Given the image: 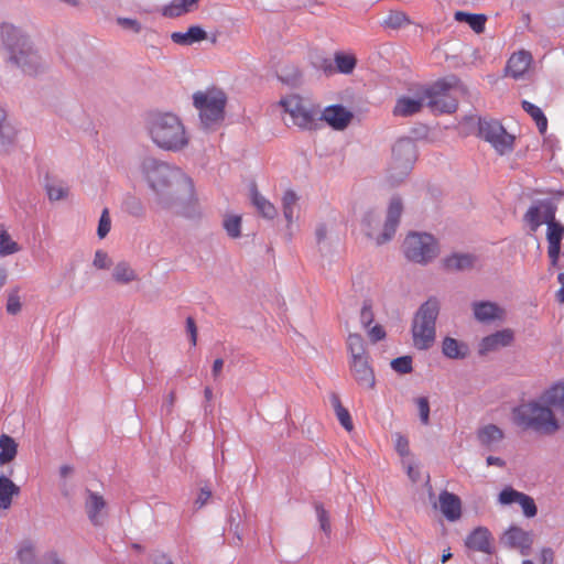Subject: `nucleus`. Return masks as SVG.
<instances>
[{"label":"nucleus","instance_id":"obj_1","mask_svg":"<svg viewBox=\"0 0 564 564\" xmlns=\"http://www.w3.org/2000/svg\"><path fill=\"white\" fill-rule=\"evenodd\" d=\"M140 171L162 208H173L194 198L193 180L180 167L144 156Z\"/></svg>","mask_w":564,"mask_h":564},{"label":"nucleus","instance_id":"obj_2","mask_svg":"<svg viewBox=\"0 0 564 564\" xmlns=\"http://www.w3.org/2000/svg\"><path fill=\"white\" fill-rule=\"evenodd\" d=\"M512 422L523 431L553 435L561 430L554 411L541 399L523 401L512 409Z\"/></svg>","mask_w":564,"mask_h":564},{"label":"nucleus","instance_id":"obj_3","mask_svg":"<svg viewBox=\"0 0 564 564\" xmlns=\"http://www.w3.org/2000/svg\"><path fill=\"white\" fill-rule=\"evenodd\" d=\"M1 40L9 53V62L24 74L36 75L43 69L42 58L26 34L11 23H2Z\"/></svg>","mask_w":564,"mask_h":564},{"label":"nucleus","instance_id":"obj_4","mask_svg":"<svg viewBox=\"0 0 564 564\" xmlns=\"http://www.w3.org/2000/svg\"><path fill=\"white\" fill-rule=\"evenodd\" d=\"M149 133L152 141L163 150L180 151L188 143L180 118L170 112L154 116L149 123Z\"/></svg>","mask_w":564,"mask_h":564},{"label":"nucleus","instance_id":"obj_5","mask_svg":"<svg viewBox=\"0 0 564 564\" xmlns=\"http://www.w3.org/2000/svg\"><path fill=\"white\" fill-rule=\"evenodd\" d=\"M440 301L435 296L422 303L412 321V338L419 350H427L435 343L436 319L440 314Z\"/></svg>","mask_w":564,"mask_h":564},{"label":"nucleus","instance_id":"obj_6","mask_svg":"<svg viewBox=\"0 0 564 564\" xmlns=\"http://www.w3.org/2000/svg\"><path fill=\"white\" fill-rule=\"evenodd\" d=\"M347 350L349 352V370L356 383L360 388L373 389L376 387L375 370L370 364L365 339L360 334L348 335Z\"/></svg>","mask_w":564,"mask_h":564},{"label":"nucleus","instance_id":"obj_7","mask_svg":"<svg viewBox=\"0 0 564 564\" xmlns=\"http://www.w3.org/2000/svg\"><path fill=\"white\" fill-rule=\"evenodd\" d=\"M193 104L205 129H210L224 120L227 97L223 90L213 88L197 91L193 95Z\"/></svg>","mask_w":564,"mask_h":564},{"label":"nucleus","instance_id":"obj_8","mask_svg":"<svg viewBox=\"0 0 564 564\" xmlns=\"http://www.w3.org/2000/svg\"><path fill=\"white\" fill-rule=\"evenodd\" d=\"M403 252L409 261L425 265L437 257V241L426 232H410L404 239Z\"/></svg>","mask_w":564,"mask_h":564},{"label":"nucleus","instance_id":"obj_9","mask_svg":"<svg viewBox=\"0 0 564 564\" xmlns=\"http://www.w3.org/2000/svg\"><path fill=\"white\" fill-rule=\"evenodd\" d=\"M477 135L490 143L500 155L510 153L513 150L514 137L508 133L498 120L479 118Z\"/></svg>","mask_w":564,"mask_h":564},{"label":"nucleus","instance_id":"obj_10","mask_svg":"<svg viewBox=\"0 0 564 564\" xmlns=\"http://www.w3.org/2000/svg\"><path fill=\"white\" fill-rule=\"evenodd\" d=\"M417 158L416 145L411 138L399 139L392 148V170H398V174H390L393 182L402 181L411 171Z\"/></svg>","mask_w":564,"mask_h":564},{"label":"nucleus","instance_id":"obj_11","mask_svg":"<svg viewBox=\"0 0 564 564\" xmlns=\"http://www.w3.org/2000/svg\"><path fill=\"white\" fill-rule=\"evenodd\" d=\"M458 78L451 76L442 78L432 84L425 89V96L430 99L429 106L433 109H438L444 113H452L456 110L457 104L454 99L446 100L445 94L456 86Z\"/></svg>","mask_w":564,"mask_h":564},{"label":"nucleus","instance_id":"obj_12","mask_svg":"<svg viewBox=\"0 0 564 564\" xmlns=\"http://www.w3.org/2000/svg\"><path fill=\"white\" fill-rule=\"evenodd\" d=\"M284 111L288 112L295 126L301 129L312 130L316 127V113L306 108L300 97L291 96L280 101Z\"/></svg>","mask_w":564,"mask_h":564},{"label":"nucleus","instance_id":"obj_13","mask_svg":"<svg viewBox=\"0 0 564 564\" xmlns=\"http://www.w3.org/2000/svg\"><path fill=\"white\" fill-rule=\"evenodd\" d=\"M546 240L549 243L547 256L551 267L555 268L558 264L561 254V245L564 238V226L556 221V218L551 215V212H546Z\"/></svg>","mask_w":564,"mask_h":564},{"label":"nucleus","instance_id":"obj_14","mask_svg":"<svg viewBox=\"0 0 564 564\" xmlns=\"http://www.w3.org/2000/svg\"><path fill=\"white\" fill-rule=\"evenodd\" d=\"M557 210L556 204L550 199H540L533 203L523 216V220L528 224L531 231H536L542 224H547L546 212L555 217Z\"/></svg>","mask_w":564,"mask_h":564},{"label":"nucleus","instance_id":"obj_15","mask_svg":"<svg viewBox=\"0 0 564 564\" xmlns=\"http://www.w3.org/2000/svg\"><path fill=\"white\" fill-rule=\"evenodd\" d=\"M84 508L88 520L94 527H101L107 517V502L105 498L90 489L85 490Z\"/></svg>","mask_w":564,"mask_h":564},{"label":"nucleus","instance_id":"obj_16","mask_svg":"<svg viewBox=\"0 0 564 564\" xmlns=\"http://www.w3.org/2000/svg\"><path fill=\"white\" fill-rule=\"evenodd\" d=\"M402 210L403 205L401 198L398 196L392 197L388 207L383 231L376 239L377 245H383L393 238L400 223Z\"/></svg>","mask_w":564,"mask_h":564},{"label":"nucleus","instance_id":"obj_17","mask_svg":"<svg viewBox=\"0 0 564 564\" xmlns=\"http://www.w3.org/2000/svg\"><path fill=\"white\" fill-rule=\"evenodd\" d=\"M502 541L508 547L518 549L521 555L527 556L530 554L533 544V534L520 527L511 525L506 530Z\"/></svg>","mask_w":564,"mask_h":564},{"label":"nucleus","instance_id":"obj_18","mask_svg":"<svg viewBox=\"0 0 564 564\" xmlns=\"http://www.w3.org/2000/svg\"><path fill=\"white\" fill-rule=\"evenodd\" d=\"M471 310L475 319L484 324L501 322L506 317V311L491 301H475L471 303Z\"/></svg>","mask_w":564,"mask_h":564},{"label":"nucleus","instance_id":"obj_19","mask_svg":"<svg viewBox=\"0 0 564 564\" xmlns=\"http://www.w3.org/2000/svg\"><path fill=\"white\" fill-rule=\"evenodd\" d=\"M514 340L513 330L510 328H503L497 330L481 339L479 343V355L484 356L490 351H495L502 347H508Z\"/></svg>","mask_w":564,"mask_h":564},{"label":"nucleus","instance_id":"obj_20","mask_svg":"<svg viewBox=\"0 0 564 564\" xmlns=\"http://www.w3.org/2000/svg\"><path fill=\"white\" fill-rule=\"evenodd\" d=\"M318 119L326 121L336 130H343L349 124L352 113L343 105H332L324 109Z\"/></svg>","mask_w":564,"mask_h":564},{"label":"nucleus","instance_id":"obj_21","mask_svg":"<svg viewBox=\"0 0 564 564\" xmlns=\"http://www.w3.org/2000/svg\"><path fill=\"white\" fill-rule=\"evenodd\" d=\"M491 533L486 527H477L466 536L465 545L469 550L491 554Z\"/></svg>","mask_w":564,"mask_h":564},{"label":"nucleus","instance_id":"obj_22","mask_svg":"<svg viewBox=\"0 0 564 564\" xmlns=\"http://www.w3.org/2000/svg\"><path fill=\"white\" fill-rule=\"evenodd\" d=\"M440 508L448 521H456L462 516V501L455 494L444 490L438 497Z\"/></svg>","mask_w":564,"mask_h":564},{"label":"nucleus","instance_id":"obj_23","mask_svg":"<svg viewBox=\"0 0 564 564\" xmlns=\"http://www.w3.org/2000/svg\"><path fill=\"white\" fill-rule=\"evenodd\" d=\"M477 440L488 451H495L503 440V431L496 424H487L478 429Z\"/></svg>","mask_w":564,"mask_h":564},{"label":"nucleus","instance_id":"obj_24","mask_svg":"<svg viewBox=\"0 0 564 564\" xmlns=\"http://www.w3.org/2000/svg\"><path fill=\"white\" fill-rule=\"evenodd\" d=\"M532 63V55L527 51L513 53L507 62V73L514 79L521 78Z\"/></svg>","mask_w":564,"mask_h":564},{"label":"nucleus","instance_id":"obj_25","mask_svg":"<svg viewBox=\"0 0 564 564\" xmlns=\"http://www.w3.org/2000/svg\"><path fill=\"white\" fill-rule=\"evenodd\" d=\"M478 258L471 253L453 252L443 259L444 269L447 271H465L473 269Z\"/></svg>","mask_w":564,"mask_h":564},{"label":"nucleus","instance_id":"obj_26","mask_svg":"<svg viewBox=\"0 0 564 564\" xmlns=\"http://www.w3.org/2000/svg\"><path fill=\"white\" fill-rule=\"evenodd\" d=\"M541 399L552 410L554 408L564 415V381H558L552 384L541 394Z\"/></svg>","mask_w":564,"mask_h":564},{"label":"nucleus","instance_id":"obj_27","mask_svg":"<svg viewBox=\"0 0 564 564\" xmlns=\"http://www.w3.org/2000/svg\"><path fill=\"white\" fill-rule=\"evenodd\" d=\"M207 36L205 30L198 25H192L186 32H173L171 40L178 45H192L205 40Z\"/></svg>","mask_w":564,"mask_h":564},{"label":"nucleus","instance_id":"obj_28","mask_svg":"<svg viewBox=\"0 0 564 564\" xmlns=\"http://www.w3.org/2000/svg\"><path fill=\"white\" fill-rule=\"evenodd\" d=\"M20 494V487L4 475L0 476V509H9L12 503L13 496Z\"/></svg>","mask_w":564,"mask_h":564},{"label":"nucleus","instance_id":"obj_29","mask_svg":"<svg viewBox=\"0 0 564 564\" xmlns=\"http://www.w3.org/2000/svg\"><path fill=\"white\" fill-rule=\"evenodd\" d=\"M443 354L451 359H464L468 354L466 344L452 337H445L442 345Z\"/></svg>","mask_w":564,"mask_h":564},{"label":"nucleus","instance_id":"obj_30","mask_svg":"<svg viewBox=\"0 0 564 564\" xmlns=\"http://www.w3.org/2000/svg\"><path fill=\"white\" fill-rule=\"evenodd\" d=\"M454 18L458 22H466L470 29L478 34L485 31L487 21V17L485 14L456 11Z\"/></svg>","mask_w":564,"mask_h":564},{"label":"nucleus","instance_id":"obj_31","mask_svg":"<svg viewBox=\"0 0 564 564\" xmlns=\"http://www.w3.org/2000/svg\"><path fill=\"white\" fill-rule=\"evenodd\" d=\"M251 200L258 213H260L264 218L273 219L276 216V208L274 205L262 196L256 186L251 188Z\"/></svg>","mask_w":564,"mask_h":564},{"label":"nucleus","instance_id":"obj_32","mask_svg":"<svg viewBox=\"0 0 564 564\" xmlns=\"http://www.w3.org/2000/svg\"><path fill=\"white\" fill-rule=\"evenodd\" d=\"M423 104L421 99H412L409 97H401L397 100L393 109L395 116L409 117L419 112Z\"/></svg>","mask_w":564,"mask_h":564},{"label":"nucleus","instance_id":"obj_33","mask_svg":"<svg viewBox=\"0 0 564 564\" xmlns=\"http://www.w3.org/2000/svg\"><path fill=\"white\" fill-rule=\"evenodd\" d=\"M199 0H173L170 4L165 6L162 14L166 18H177L187 13L192 8L198 3Z\"/></svg>","mask_w":564,"mask_h":564},{"label":"nucleus","instance_id":"obj_34","mask_svg":"<svg viewBox=\"0 0 564 564\" xmlns=\"http://www.w3.org/2000/svg\"><path fill=\"white\" fill-rule=\"evenodd\" d=\"M522 109L531 116V118L534 120L538 130L540 133H545L547 129V119L540 107L535 106L534 104L522 100L521 102Z\"/></svg>","mask_w":564,"mask_h":564},{"label":"nucleus","instance_id":"obj_35","mask_svg":"<svg viewBox=\"0 0 564 564\" xmlns=\"http://www.w3.org/2000/svg\"><path fill=\"white\" fill-rule=\"evenodd\" d=\"M121 209L135 218L143 217L145 212L142 200L132 194L124 195L121 203Z\"/></svg>","mask_w":564,"mask_h":564},{"label":"nucleus","instance_id":"obj_36","mask_svg":"<svg viewBox=\"0 0 564 564\" xmlns=\"http://www.w3.org/2000/svg\"><path fill=\"white\" fill-rule=\"evenodd\" d=\"M17 452L15 441L11 436L2 434L0 436V464L3 465L14 459Z\"/></svg>","mask_w":564,"mask_h":564},{"label":"nucleus","instance_id":"obj_37","mask_svg":"<svg viewBox=\"0 0 564 564\" xmlns=\"http://www.w3.org/2000/svg\"><path fill=\"white\" fill-rule=\"evenodd\" d=\"M336 70L340 74L349 75L354 72L357 59L352 54L336 52L334 55Z\"/></svg>","mask_w":564,"mask_h":564},{"label":"nucleus","instance_id":"obj_38","mask_svg":"<svg viewBox=\"0 0 564 564\" xmlns=\"http://www.w3.org/2000/svg\"><path fill=\"white\" fill-rule=\"evenodd\" d=\"M330 402L335 410L336 416L343 427L347 431H351L354 425L350 414L346 408L343 406L339 397L336 393L330 395Z\"/></svg>","mask_w":564,"mask_h":564},{"label":"nucleus","instance_id":"obj_39","mask_svg":"<svg viewBox=\"0 0 564 564\" xmlns=\"http://www.w3.org/2000/svg\"><path fill=\"white\" fill-rule=\"evenodd\" d=\"M112 279L117 283L128 284L137 279V274L126 261H121L116 264Z\"/></svg>","mask_w":564,"mask_h":564},{"label":"nucleus","instance_id":"obj_40","mask_svg":"<svg viewBox=\"0 0 564 564\" xmlns=\"http://www.w3.org/2000/svg\"><path fill=\"white\" fill-rule=\"evenodd\" d=\"M411 24L410 18L402 11H390L384 18L382 25L388 29L398 30L404 25Z\"/></svg>","mask_w":564,"mask_h":564},{"label":"nucleus","instance_id":"obj_41","mask_svg":"<svg viewBox=\"0 0 564 564\" xmlns=\"http://www.w3.org/2000/svg\"><path fill=\"white\" fill-rule=\"evenodd\" d=\"M20 250L19 245L12 240L3 225H0V256L6 257Z\"/></svg>","mask_w":564,"mask_h":564},{"label":"nucleus","instance_id":"obj_42","mask_svg":"<svg viewBox=\"0 0 564 564\" xmlns=\"http://www.w3.org/2000/svg\"><path fill=\"white\" fill-rule=\"evenodd\" d=\"M20 564H36L35 549L31 541H23L17 551Z\"/></svg>","mask_w":564,"mask_h":564},{"label":"nucleus","instance_id":"obj_43","mask_svg":"<svg viewBox=\"0 0 564 564\" xmlns=\"http://www.w3.org/2000/svg\"><path fill=\"white\" fill-rule=\"evenodd\" d=\"M299 197L296 193L292 189H288L284 192L282 197V207L284 218L289 224L293 221L294 208L296 205Z\"/></svg>","mask_w":564,"mask_h":564},{"label":"nucleus","instance_id":"obj_44","mask_svg":"<svg viewBox=\"0 0 564 564\" xmlns=\"http://www.w3.org/2000/svg\"><path fill=\"white\" fill-rule=\"evenodd\" d=\"M224 228L230 238H239L241 236V217L238 215H229L224 219Z\"/></svg>","mask_w":564,"mask_h":564},{"label":"nucleus","instance_id":"obj_45","mask_svg":"<svg viewBox=\"0 0 564 564\" xmlns=\"http://www.w3.org/2000/svg\"><path fill=\"white\" fill-rule=\"evenodd\" d=\"M45 189L50 200H59L67 196L68 187L64 186L62 183H46Z\"/></svg>","mask_w":564,"mask_h":564},{"label":"nucleus","instance_id":"obj_46","mask_svg":"<svg viewBox=\"0 0 564 564\" xmlns=\"http://www.w3.org/2000/svg\"><path fill=\"white\" fill-rule=\"evenodd\" d=\"M391 368L401 375L410 373L413 370L412 367V357L411 356H401L392 359L390 364Z\"/></svg>","mask_w":564,"mask_h":564},{"label":"nucleus","instance_id":"obj_47","mask_svg":"<svg viewBox=\"0 0 564 564\" xmlns=\"http://www.w3.org/2000/svg\"><path fill=\"white\" fill-rule=\"evenodd\" d=\"M360 324L364 328H369L375 319V314L372 310V301L367 299L362 302V306L360 310Z\"/></svg>","mask_w":564,"mask_h":564},{"label":"nucleus","instance_id":"obj_48","mask_svg":"<svg viewBox=\"0 0 564 564\" xmlns=\"http://www.w3.org/2000/svg\"><path fill=\"white\" fill-rule=\"evenodd\" d=\"M7 112L0 106V141L2 145H8L12 142V130L6 121Z\"/></svg>","mask_w":564,"mask_h":564},{"label":"nucleus","instance_id":"obj_49","mask_svg":"<svg viewBox=\"0 0 564 564\" xmlns=\"http://www.w3.org/2000/svg\"><path fill=\"white\" fill-rule=\"evenodd\" d=\"M518 503L521 506L523 514L527 518H533L536 516L538 508L532 497L522 492L518 500Z\"/></svg>","mask_w":564,"mask_h":564},{"label":"nucleus","instance_id":"obj_50","mask_svg":"<svg viewBox=\"0 0 564 564\" xmlns=\"http://www.w3.org/2000/svg\"><path fill=\"white\" fill-rule=\"evenodd\" d=\"M111 229V218L108 208H104L98 221L97 236L104 239Z\"/></svg>","mask_w":564,"mask_h":564},{"label":"nucleus","instance_id":"obj_51","mask_svg":"<svg viewBox=\"0 0 564 564\" xmlns=\"http://www.w3.org/2000/svg\"><path fill=\"white\" fill-rule=\"evenodd\" d=\"M521 494L522 492L513 489L512 487H507L500 491L498 501L501 505H511L514 502L518 503V500H519Z\"/></svg>","mask_w":564,"mask_h":564},{"label":"nucleus","instance_id":"obj_52","mask_svg":"<svg viewBox=\"0 0 564 564\" xmlns=\"http://www.w3.org/2000/svg\"><path fill=\"white\" fill-rule=\"evenodd\" d=\"M419 409L420 421L423 425L430 423V403L426 397H420L415 400Z\"/></svg>","mask_w":564,"mask_h":564},{"label":"nucleus","instance_id":"obj_53","mask_svg":"<svg viewBox=\"0 0 564 564\" xmlns=\"http://www.w3.org/2000/svg\"><path fill=\"white\" fill-rule=\"evenodd\" d=\"M315 511L317 516V520L319 522L321 529L326 533H330V522L328 518V512L324 509L322 503H315Z\"/></svg>","mask_w":564,"mask_h":564},{"label":"nucleus","instance_id":"obj_54","mask_svg":"<svg viewBox=\"0 0 564 564\" xmlns=\"http://www.w3.org/2000/svg\"><path fill=\"white\" fill-rule=\"evenodd\" d=\"M21 301L19 296V290L11 291L8 295L7 312L11 315H15L21 311Z\"/></svg>","mask_w":564,"mask_h":564},{"label":"nucleus","instance_id":"obj_55","mask_svg":"<svg viewBox=\"0 0 564 564\" xmlns=\"http://www.w3.org/2000/svg\"><path fill=\"white\" fill-rule=\"evenodd\" d=\"M111 259L108 253L101 249L95 252V257L93 260V265L98 270H107L111 265Z\"/></svg>","mask_w":564,"mask_h":564},{"label":"nucleus","instance_id":"obj_56","mask_svg":"<svg viewBox=\"0 0 564 564\" xmlns=\"http://www.w3.org/2000/svg\"><path fill=\"white\" fill-rule=\"evenodd\" d=\"M366 329L368 333V337L372 343L383 340L387 336L384 328L379 324L373 325L372 327L369 326V328Z\"/></svg>","mask_w":564,"mask_h":564},{"label":"nucleus","instance_id":"obj_57","mask_svg":"<svg viewBox=\"0 0 564 564\" xmlns=\"http://www.w3.org/2000/svg\"><path fill=\"white\" fill-rule=\"evenodd\" d=\"M117 22L123 29L131 30L133 33H139L141 31V24L138 20L131 18H118Z\"/></svg>","mask_w":564,"mask_h":564},{"label":"nucleus","instance_id":"obj_58","mask_svg":"<svg viewBox=\"0 0 564 564\" xmlns=\"http://www.w3.org/2000/svg\"><path fill=\"white\" fill-rule=\"evenodd\" d=\"M151 564H174L172 558L162 551H154L150 554Z\"/></svg>","mask_w":564,"mask_h":564},{"label":"nucleus","instance_id":"obj_59","mask_svg":"<svg viewBox=\"0 0 564 564\" xmlns=\"http://www.w3.org/2000/svg\"><path fill=\"white\" fill-rule=\"evenodd\" d=\"M42 564H66L56 551H48L43 555Z\"/></svg>","mask_w":564,"mask_h":564},{"label":"nucleus","instance_id":"obj_60","mask_svg":"<svg viewBox=\"0 0 564 564\" xmlns=\"http://www.w3.org/2000/svg\"><path fill=\"white\" fill-rule=\"evenodd\" d=\"M186 330L189 334L191 343L193 346H196L197 343V328L193 317L188 316L186 318Z\"/></svg>","mask_w":564,"mask_h":564},{"label":"nucleus","instance_id":"obj_61","mask_svg":"<svg viewBox=\"0 0 564 564\" xmlns=\"http://www.w3.org/2000/svg\"><path fill=\"white\" fill-rule=\"evenodd\" d=\"M379 220V215L375 210H369L362 217V225L367 228H371L373 225H377Z\"/></svg>","mask_w":564,"mask_h":564},{"label":"nucleus","instance_id":"obj_62","mask_svg":"<svg viewBox=\"0 0 564 564\" xmlns=\"http://www.w3.org/2000/svg\"><path fill=\"white\" fill-rule=\"evenodd\" d=\"M327 236V228L324 224H319L315 229V238L316 242L319 247H322V243L325 241Z\"/></svg>","mask_w":564,"mask_h":564},{"label":"nucleus","instance_id":"obj_63","mask_svg":"<svg viewBox=\"0 0 564 564\" xmlns=\"http://www.w3.org/2000/svg\"><path fill=\"white\" fill-rule=\"evenodd\" d=\"M210 496L212 491L209 489L202 488L195 503L198 506V508H202L210 498Z\"/></svg>","mask_w":564,"mask_h":564},{"label":"nucleus","instance_id":"obj_64","mask_svg":"<svg viewBox=\"0 0 564 564\" xmlns=\"http://www.w3.org/2000/svg\"><path fill=\"white\" fill-rule=\"evenodd\" d=\"M541 562L542 564H552L553 562V551L550 547H544L541 551Z\"/></svg>","mask_w":564,"mask_h":564}]
</instances>
